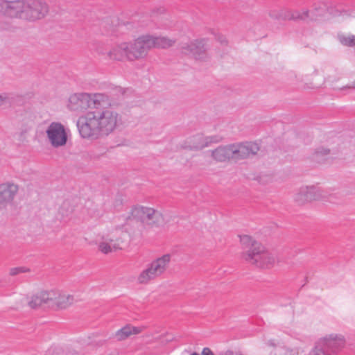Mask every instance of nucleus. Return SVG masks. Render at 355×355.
I'll list each match as a JSON object with an SVG mask.
<instances>
[{
  "mask_svg": "<svg viewBox=\"0 0 355 355\" xmlns=\"http://www.w3.org/2000/svg\"><path fill=\"white\" fill-rule=\"evenodd\" d=\"M105 98L100 106L78 118L77 128L82 138L97 139L107 137L121 124V116L112 106L109 96L105 94Z\"/></svg>",
  "mask_w": 355,
  "mask_h": 355,
  "instance_id": "f257e3e1",
  "label": "nucleus"
},
{
  "mask_svg": "<svg viewBox=\"0 0 355 355\" xmlns=\"http://www.w3.org/2000/svg\"><path fill=\"white\" fill-rule=\"evenodd\" d=\"M175 44V40L166 37L144 35L130 42H121L114 46L108 53L110 59L118 61L127 60L135 61L145 58L153 48H168Z\"/></svg>",
  "mask_w": 355,
  "mask_h": 355,
  "instance_id": "f03ea898",
  "label": "nucleus"
},
{
  "mask_svg": "<svg viewBox=\"0 0 355 355\" xmlns=\"http://www.w3.org/2000/svg\"><path fill=\"white\" fill-rule=\"evenodd\" d=\"M260 148L254 142H242L220 146L210 150L211 157L216 162H224L230 159L235 161L250 158L257 154Z\"/></svg>",
  "mask_w": 355,
  "mask_h": 355,
  "instance_id": "7ed1b4c3",
  "label": "nucleus"
},
{
  "mask_svg": "<svg viewBox=\"0 0 355 355\" xmlns=\"http://www.w3.org/2000/svg\"><path fill=\"white\" fill-rule=\"evenodd\" d=\"M105 100L104 93H74L69 96L67 107L71 112L81 113L89 108L100 106Z\"/></svg>",
  "mask_w": 355,
  "mask_h": 355,
  "instance_id": "20e7f679",
  "label": "nucleus"
},
{
  "mask_svg": "<svg viewBox=\"0 0 355 355\" xmlns=\"http://www.w3.org/2000/svg\"><path fill=\"white\" fill-rule=\"evenodd\" d=\"M171 258L169 254H166L147 264L137 276V283L147 284L161 277L166 271L171 262Z\"/></svg>",
  "mask_w": 355,
  "mask_h": 355,
  "instance_id": "39448f33",
  "label": "nucleus"
},
{
  "mask_svg": "<svg viewBox=\"0 0 355 355\" xmlns=\"http://www.w3.org/2000/svg\"><path fill=\"white\" fill-rule=\"evenodd\" d=\"M345 345L343 336L331 334L318 340L309 355H336Z\"/></svg>",
  "mask_w": 355,
  "mask_h": 355,
  "instance_id": "423d86ee",
  "label": "nucleus"
},
{
  "mask_svg": "<svg viewBox=\"0 0 355 355\" xmlns=\"http://www.w3.org/2000/svg\"><path fill=\"white\" fill-rule=\"evenodd\" d=\"M254 250V252L243 254L246 261L260 268H270L275 264V254L267 250L263 245H257Z\"/></svg>",
  "mask_w": 355,
  "mask_h": 355,
  "instance_id": "0eeeda50",
  "label": "nucleus"
},
{
  "mask_svg": "<svg viewBox=\"0 0 355 355\" xmlns=\"http://www.w3.org/2000/svg\"><path fill=\"white\" fill-rule=\"evenodd\" d=\"M26 21L33 22L44 18L49 11L47 3L44 0H24Z\"/></svg>",
  "mask_w": 355,
  "mask_h": 355,
  "instance_id": "6e6552de",
  "label": "nucleus"
},
{
  "mask_svg": "<svg viewBox=\"0 0 355 355\" xmlns=\"http://www.w3.org/2000/svg\"><path fill=\"white\" fill-rule=\"evenodd\" d=\"M162 218L160 213L153 208L143 206L134 207L130 215L127 217L128 220H136L142 223H155Z\"/></svg>",
  "mask_w": 355,
  "mask_h": 355,
  "instance_id": "1a4fd4ad",
  "label": "nucleus"
},
{
  "mask_svg": "<svg viewBox=\"0 0 355 355\" xmlns=\"http://www.w3.org/2000/svg\"><path fill=\"white\" fill-rule=\"evenodd\" d=\"M0 11L7 17L26 21L24 0L3 1L0 4Z\"/></svg>",
  "mask_w": 355,
  "mask_h": 355,
  "instance_id": "9d476101",
  "label": "nucleus"
},
{
  "mask_svg": "<svg viewBox=\"0 0 355 355\" xmlns=\"http://www.w3.org/2000/svg\"><path fill=\"white\" fill-rule=\"evenodd\" d=\"M47 138L54 148L64 146L67 141V135L64 126L59 122H52L46 130Z\"/></svg>",
  "mask_w": 355,
  "mask_h": 355,
  "instance_id": "9b49d317",
  "label": "nucleus"
},
{
  "mask_svg": "<svg viewBox=\"0 0 355 355\" xmlns=\"http://www.w3.org/2000/svg\"><path fill=\"white\" fill-rule=\"evenodd\" d=\"M205 44V40H196L182 44L180 50L183 54L190 55L197 60H205L207 58Z\"/></svg>",
  "mask_w": 355,
  "mask_h": 355,
  "instance_id": "f8f14e48",
  "label": "nucleus"
},
{
  "mask_svg": "<svg viewBox=\"0 0 355 355\" xmlns=\"http://www.w3.org/2000/svg\"><path fill=\"white\" fill-rule=\"evenodd\" d=\"M221 139L222 138L217 135L205 137L202 135H197L187 139L184 148H188L191 150H201L208 147L211 144L220 142Z\"/></svg>",
  "mask_w": 355,
  "mask_h": 355,
  "instance_id": "ddd939ff",
  "label": "nucleus"
},
{
  "mask_svg": "<svg viewBox=\"0 0 355 355\" xmlns=\"http://www.w3.org/2000/svg\"><path fill=\"white\" fill-rule=\"evenodd\" d=\"M18 186L13 183L0 184V211L12 205V202L18 191Z\"/></svg>",
  "mask_w": 355,
  "mask_h": 355,
  "instance_id": "4468645a",
  "label": "nucleus"
},
{
  "mask_svg": "<svg viewBox=\"0 0 355 355\" xmlns=\"http://www.w3.org/2000/svg\"><path fill=\"white\" fill-rule=\"evenodd\" d=\"M53 292L42 291L27 297L28 305L31 309H37L42 306H51L52 300L55 299Z\"/></svg>",
  "mask_w": 355,
  "mask_h": 355,
  "instance_id": "2eb2a0df",
  "label": "nucleus"
},
{
  "mask_svg": "<svg viewBox=\"0 0 355 355\" xmlns=\"http://www.w3.org/2000/svg\"><path fill=\"white\" fill-rule=\"evenodd\" d=\"M320 197L319 189L314 187H302L294 196L295 201L299 205L317 200Z\"/></svg>",
  "mask_w": 355,
  "mask_h": 355,
  "instance_id": "dca6fc26",
  "label": "nucleus"
},
{
  "mask_svg": "<svg viewBox=\"0 0 355 355\" xmlns=\"http://www.w3.org/2000/svg\"><path fill=\"white\" fill-rule=\"evenodd\" d=\"M325 11V6L315 8L313 10H303L302 12L299 10H291V20L311 19L312 20L316 19L319 16L324 15Z\"/></svg>",
  "mask_w": 355,
  "mask_h": 355,
  "instance_id": "f3484780",
  "label": "nucleus"
},
{
  "mask_svg": "<svg viewBox=\"0 0 355 355\" xmlns=\"http://www.w3.org/2000/svg\"><path fill=\"white\" fill-rule=\"evenodd\" d=\"M51 292H53L55 294V299L52 300L51 306L55 305L59 309H64L76 302V300L73 295L67 294L66 293H60L56 291H51Z\"/></svg>",
  "mask_w": 355,
  "mask_h": 355,
  "instance_id": "a211bd4d",
  "label": "nucleus"
},
{
  "mask_svg": "<svg viewBox=\"0 0 355 355\" xmlns=\"http://www.w3.org/2000/svg\"><path fill=\"white\" fill-rule=\"evenodd\" d=\"M121 241L120 239H107L99 243L98 248L104 254H107L120 249Z\"/></svg>",
  "mask_w": 355,
  "mask_h": 355,
  "instance_id": "6ab92c4d",
  "label": "nucleus"
},
{
  "mask_svg": "<svg viewBox=\"0 0 355 355\" xmlns=\"http://www.w3.org/2000/svg\"><path fill=\"white\" fill-rule=\"evenodd\" d=\"M141 331V329L140 327L126 325L116 332L115 338L118 340H123L128 338L130 335L138 334Z\"/></svg>",
  "mask_w": 355,
  "mask_h": 355,
  "instance_id": "aec40b11",
  "label": "nucleus"
},
{
  "mask_svg": "<svg viewBox=\"0 0 355 355\" xmlns=\"http://www.w3.org/2000/svg\"><path fill=\"white\" fill-rule=\"evenodd\" d=\"M240 241L244 248H249V250L244 252V254H250L251 252H254V250L257 248V245H260L261 243L254 240L250 236L248 235H242L240 236Z\"/></svg>",
  "mask_w": 355,
  "mask_h": 355,
  "instance_id": "412c9836",
  "label": "nucleus"
},
{
  "mask_svg": "<svg viewBox=\"0 0 355 355\" xmlns=\"http://www.w3.org/2000/svg\"><path fill=\"white\" fill-rule=\"evenodd\" d=\"M291 10L287 8H280L279 20H291Z\"/></svg>",
  "mask_w": 355,
  "mask_h": 355,
  "instance_id": "4be33fe9",
  "label": "nucleus"
},
{
  "mask_svg": "<svg viewBox=\"0 0 355 355\" xmlns=\"http://www.w3.org/2000/svg\"><path fill=\"white\" fill-rule=\"evenodd\" d=\"M340 42L344 45L352 46L355 45V36L343 37L340 38Z\"/></svg>",
  "mask_w": 355,
  "mask_h": 355,
  "instance_id": "5701e85b",
  "label": "nucleus"
},
{
  "mask_svg": "<svg viewBox=\"0 0 355 355\" xmlns=\"http://www.w3.org/2000/svg\"><path fill=\"white\" fill-rule=\"evenodd\" d=\"M29 271V268L26 267H16V268H12L10 270V275L11 276H15L19 273H24Z\"/></svg>",
  "mask_w": 355,
  "mask_h": 355,
  "instance_id": "b1692460",
  "label": "nucleus"
},
{
  "mask_svg": "<svg viewBox=\"0 0 355 355\" xmlns=\"http://www.w3.org/2000/svg\"><path fill=\"white\" fill-rule=\"evenodd\" d=\"M279 9L270 10L268 12V15L274 19L279 20Z\"/></svg>",
  "mask_w": 355,
  "mask_h": 355,
  "instance_id": "393cba45",
  "label": "nucleus"
},
{
  "mask_svg": "<svg viewBox=\"0 0 355 355\" xmlns=\"http://www.w3.org/2000/svg\"><path fill=\"white\" fill-rule=\"evenodd\" d=\"M329 153V150L324 148H321L318 149L315 151V155L317 157H320V155H327Z\"/></svg>",
  "mask_w": 355,
  "mask_h": 355,
  "instance_id": "a878e982",
  "label": "nucleus"
},
{
  "mask_svg": "<svg viewBox=\"0 0 355 355\" xmlns=\"http://www.w3.org/2000/svg\"><path fill=\"white\" fill-rule=\"evenodd\" d=\"M9 100V96L6 93L0 94V106L7 103Z\"/></svg>",
  "mask_w": 355,
  "mask_h": 355,
  "instance_id": "bb28decb",
  "label": "nucleus"
},
{
  "mask_svg": "<svg viewBox=\"0 0 355 355\" xmlns=\"http://www.w3.org/2000/svg\"><path fill=\"white\" fill-rule=\"evenodd\" d=\"M217 40L223 45L227 44V40L226 37L222 35H218L216 37Z\"/></svg>",
  "mask_w": 355,
  "mask_h": 355,
  "instance_id": "cd10ccee",
  "label": "nucleus"
},
{
  "mask_svg": "<svg viewBox=\"0 0 355 355\" xmlns=\"http://www.w3.org/2000/svg\"><path fill=\"white\" fill-rule=\"evenodd\" d=\"M201 355H214V354L210 348L204 347L202 350Z\"/></svg>",
  "mask_w": 355,
  "mask_h": 355,
  "instance_id": "c85d7f7f",
  "label": "nucleus"
},
{
  "mask_svg": "<svg viewBox=\"0 0 355 355\" xmlns=\"http://www.w3.org/2000/svg\"><path fill=\"white\" fill-rule=\"evenodd\" d=\"M218 355H234V352L231 350L220 352Z\"/></svg>",
  "mask_w": 355,
  "mask_h": 355,
  "instance_id": "c756f323",
  "label": "nucleus"
},
{
  "mask_svg": "<svg viewBox=\"0 0 355 355\" xmlns=\"http://www.w3.org/2000/svg\"><path fill=\"white\" fill-rule=\"evenodd\" d=\"M268 345H270L271 346H275V343L272 341H269Z\"/></svg>",
  "mask_w": 355,
  "mask_h": 355,
  "instance_id": "7c9ffc66",
  "label": "nucleus"
},
{
  "mask_svg": "<svg viewBox=\"0 0 355 355\" xmlns=\"http://www.w3.org/2000/svg\"><path fill=\"white\" fill-rule=\"evenodd\" d=\"M191 355H199L197 352H193Z\"/></svg>",
  "mask_w": 355,
  "mask_h": 355,
  "instance_id": "2f4dec72",
  "label": "nucleus"
}]
</instances>
